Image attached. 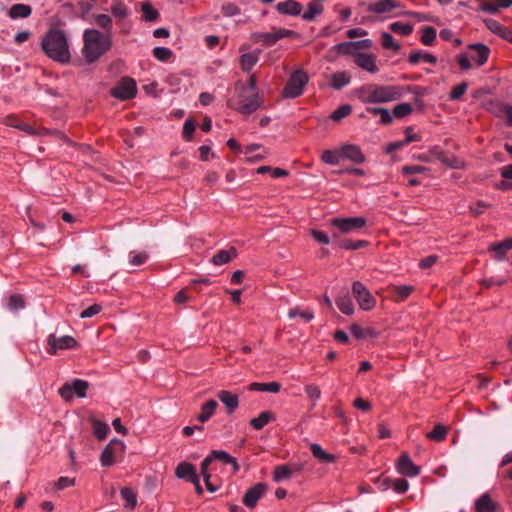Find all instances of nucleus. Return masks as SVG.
<instances>
[{
    "mask_svg": "<svg viewBox=\"0 0 512 512\" xmlns=\"http://www.w3.org/2000/svg\"><path fill=\"white\" fill-rule=\"evenodd\" d=\"M368 245V242L365 240H357L353 241L350 239H345L340 242L339 246L342 249L346 250H358Z\"/></svg>",
    "mask_w": 512,
    "mask_h": 512,
    "instance_id": "45",
    "label": "nucleus"
},
{
    "mask_svg": "<svg viewBox=\"0 0 512 512\" xmlns=\"http://www.w3.org/2000/svg\"><path fill=\"white\" fill-rule=\"evenodd\" d=\"M6 124L11 127H16L19 130L24 131L30 135H34L36 133L31 125L21 122L16 116L7 117Z\"/></svg>",
    "mask_w": 512,
    "mask_h": 512,
    "instance_id": "32",
    "label": "nucleus"
},
{
    "mask_svg": "<svg viewBox=\"0 0 512 512\" xmlns=\"http://www.w3.org/2000/svg\"><path fill=\"white\" fill-rule=\"evenodd\" d=\"M45 54L60 63H67L70 60L68 41L63 31L51 29L45 35L41 43Z\"/></svg>",
    "mask_w": 512,
    "mask_h": 512,
    "instance_id": "3",
    "label": "nucleus"
},
{
    "mask_svg": "<svg viewBox=\"0 0 512 512\" xmlns=\"http://www.w3.org/2000/svg\"><path fill=\"white\" fill-rule=\"evenodd\" d=\"M467 87H468V85L466 82H462V83L456 85L450 92V95H449L450 99L453 101L460 100L461 97L465 94Z\"/></svg>",
    "mask_w": 512,
    "mask_h": 512,
    "instance_id": "57",
    "label": "nucleus"
},
{
    "mask_svg": "<svg viewBox=\"0 0 512 512\" xmlns=\"http://www.w3.org/2000/svg\"><path fill=\"white\" fill-rule=\"evenodd\" d=\"M288 316L291 319L295 317H300L301 319H303L304 322H309L313 318V313L308 310H301L300 308L297 307L290 309L288 312Z\"/></svg>",
    "mask_w": 512,
    "mask_h": 512,
    "instance_id": "49",
    "label": "nucleus"
},
{
    "mask_svg": "<svg viewBox=\"0 0 512 512\" xmlns=\"http://www.w3.org/2000/svg\"><path fill=\"white\" fill-rule=\"evenodd\" d=\"M351 81V76L347 72H337L331 76V87L340 90Z\"/></svg>",
    "mask_w": 512,
    "mask_h": 512,
    "instance_id": "25",
    "label": "nucleus"
},
{
    "mask_svg": "<svg viewBox=\"0 0 512 512\" xmlns=\"http://www.w3.org/2000/svg\"><path fill=\"white\" fill-rule=\"evenodd\" d=\"M382 46L385 49H393L394 51L400 49V45L394 42L393 36L388 32L382 33Z\"/></svg>",
    "mask_w": 512,
    "mask_h": 512,
    "instance_id": "55",
    "label": "nucleus"
},
{
    "mask_svg": "<svg viewBox=\"0 0 512 512\" xmlns=\"http://www.w3.org/2000/svg\"><path fill=\"white\" fill-rule=\"evenodd\" d=\"M142 18L145 21H155L159 17V13L154 9L149 1L141 3Z\"/></svg>",
    "mask_w": 512,
    "mask_h": 512,
    "instance_id": "34",
    "label": "nucleus"
},
{
    "mask_svg": "<svg viewBox=\"0 0 512 512\" xmlns=\"http://www.w3.org/2000/svg\"><path fill=\"white\" fill-rule=\"evenodd\" d=\"M300 466L297 464H288V465H280L275 467L273 473V479L276 482H281L283 480L289 479L294 471L300 470Z\"/></svg>",
    "mask_w": 512,
    "mask_h": 512,
    "instance_id": "19",
    "label": "nucleus"
},
{
    "mask_svg": "<svg viewBox=\"0 0 512 512\" xmlns=\"http://www.w3.org/2000/svg\"><path fill=\"white\" fill-rule=\"evenodd\" d=\"M356 97L364 104H382L402 97V89L396 85L365 84L355 91Z\"/></svg>",
    "mask_w": 512,
    "mask_h": 512,
    "instance_id": "1",
    "label": "nucleus"
},
{
    "mask_svg": "<svg viewBox=\"0 0 512 512\" xmlns=\"http://www.w3.org/2000/svg\"><path fill=\"white\" fill-rule=\"evenodd\" d=\"M352 110L353 108L350 104L341 105L330 115V119L333 121H340L349 116L352 113Z\"/></svg>",
    "mask_w": 512,
    "mask_h": 512,
    "instance_id": "40",
    "label": "nucleus"
},
{
    "mask_svg": "<svg viewBox=\"0 0 512 512\" xmlns=\"http://www.w3.org/2000/svg\"><path fill=\"white\" fill-rule=\"evenodd\" d=\"M175 474L178 478L186 479L189 482L196 480L198 477L195 467L188 462H181L175 469Z\"/></svg>",
    "mask_w": 512,
    "mask_h": 512,
    "instance_id": "18",
    "label": "nucleus"
},
{
    "mask_svg": "<svg viewBox=\"0 0 512 512\" xmlns=\"http://www.w3.org/2000/svg\"><path fill=\"white\" fill-rule=\"evenodd\" d=\"M396 493L403 494L405 493L409 488V483L404 478H397L392 479V487H391Z\"/></svg>",
    "mask_w": 512,
    "mask_h": 512,
    "instance_id": "53",
    "label": "nucleus"
},
{
    "mask_svg": "<svg viewBox=\"0 0 512 512\" xmlns=\"http://www.w3.org/2000/svg\"><path fill=\"white\" fill-rule=\"evenodd\" d=\"M413 111V107L409 103L397 104L393 109V115L396 118H403L410 115Z\"/></svg>",
    "mask_w": 512,
    "mask_h": 512,
    "instance_id": "46",
    "label": "nucleus"
},
{
    "mask_svg": "<svg viewBox=\"0 0 512 512\" xmlns=\"http://www.w3.org/2000/svg\"><path fill=\"white\" fill-rule=\"evenodd\" d=\"M95 21L99 27H101L105 30H110L111 25H112V19L110 16H108L106 14H98L95 17Z\"/></svg>",
    "mask_w": 512,
    "mask_h": 512,
    "instance_id": "60",
    "label": "nucleus"
},
{
    "mask_svg": "<svg viewBox=\"0 0 512 512\" xmlns=\"http://www.w3.org/2000/svg\"><path fill=\"white\" fill-rule=\"evenodd\" d=\"M391 31L400 35H410L413 32V26L410 23L394 22L390 25Z\"/></svg>",
    "mask_w": 512,
    "mask_h": 512,
    "instance_id": "43",
    "label": "nucleus"
},
{
    "mask_svg": "<svg viewBox=\"0 0 512 512\" xmlns=\"http://www.w3.org/2000/svg\"><path fill=\"white\" fill-rule=\"evenodd\" d=\"M235 92L237 95L236 102L230 101V106L237 109L240 113L250 115L261 107L263 103L262 97L258 93L248 91L246 84L237 82L235 85Z\"/></svg>",
    "mask_w": 512,
    "mask_h": 512,
    "instance_id": "4",
    "label": "nucleus"
},
{
    "mask_svg": "<svg viewBox=\"0 0 512 512\" xmlns=\"http://www.w3.org/2000/svg\"><path fill=\"white\" fill-rule=\"evenodd\" d=\"M218 407V403L214 399H210L205 402L201 407V413L197 416V420L201 423L207 422L211 416L214 414L216 408Z\"/></svg>",
    "mask_w": 512,
    "mask_h": 512,
    "instance_id": "22",
    "label": "nucleus"
},
{
    "mask_svg": "<svg viewBox=\"0 0 512 512\" xmlns=\"http://www.w3.org/2000/svg\"><path fill=\"white\" fill-rule=\"evenodd\" d=\"M31 13L32 8L26 4H14L9 10V16L13 19L27 18Z\"/></svg>",
    "mask_w": 512,
    "mask_h": 512,
    "instance_id": "26",
    "label": "nucleus"
},
{
    "mask_svg": "<svg viewBox=\"0 0 512 512\" xmlns=\"http://www.w3.org/2000/svg\"><path fill=\"white\" fill-rule=\"evenodd\" d=\"M93 432L98 440H104L110 431L109 426L97 419L92 420Z\"/></svg>",
    "mask_w": 512,
    "mask_h": 512,
    "instance_id": "36",
    "label": "nucleus"
},
{
    "mask_svg": "<svg viewBox=\"0 0 512 512\" xmlns=\"http://www.w3.org/2000/svg\"><path fill=\"white\" fill-rule=\"evenodd\" d=\"M258 56L254 53L243 54L240 58V63L243 71L249 72L257 63Z\"/></svg>",
    "mask_w": 512,
    "mask_h": 512,
    "instance_id": "38",
    "label": "nucleus"
},
{
    "mask_svg": "<svg viewBox=\"0 0 512 512\" xmlns=\"http://www.w3.org/2000/svg\"><path fill=\"white\" fill-rule=\"evenodd\" d=\"M307 76L301 71L294 72L288 79L283 95L287 98H296L301 95L304 85L307 83Z\"/></svg>",
    "mask_w": 512,
    "mask_h": 512,
    "instance_id": "6",
    "label": "nucleus"
},
{
    "mask_svg": "<svg viewBox=\"0 0 512 512\" xmlns=\"http://www.w3.org/2000/svg\"><path fill=\"white\" fill-rule=\"evenodd\" d=\"M211 458L214 460H219L223 462L224 464H231L233 466L234 472H237L239 470V465L236 462V460L230 456L227 452L222 450H213L211 453Z\"/></svg>",
    "mask_w": 512,
    "mask_h": 512,
    "instance_id": "24",
    "label": "nucleus"
},
{
    "mask_svg": "<svg viewBox=\"0 0 512 512\" xmlns=\"http://www.w3.org/2000/svg\"><path fill=\"white\" fill-rule=\"evenodd\" d=\"M436 38V30L431 27L427 26L423 29L422 36H421V42L426 45L430 46L433 44Z\"/></svg>",
    "mask_w": 512,
    "mask_h": 512,
    "instance_id": "48",
    "label": "nucleus"
},
{
    "mask_svg": "<svg viewBox=\"0 0 512 512\" xmlns=\"http://www.w3.org/2000/svg\"><path fill=\"white\" fill-rule=\"evenodd\" d=\"M319 0H315L309 3L308 10L305 11L302 15L305 20H312L319 13L320 6L318 4Z\"/></svg>",
    "mask_w": 512,
    "mask_h": 512,
    "instance_id": "54",
    "label": "nucleus"
},
{
    "mask_svg": "<svg viewBox=\"0 0 512 512\" xmlns=\"http://www.w3.org/2000/svg\"><path fill=\"white\" fill-rule=\"evenodd\" d=\"M475 512H498L500 505L488 493L482 494L475 501Z\"/></svg>",
    "mask_w": 512,
    "mask_h": 512,
    "instance_id": "13",
    "label": "nucleus"
},
{
    "mask_svg": "<svg viewBox=\"0 0 512 512\" xmlns=\"http://www.w3.org/2000/svg\"><path fill=\"white\" fill-rule=\"evenodd\" d=\"M330 224L338 228L342 233H350L362 229L367 224V219L361 216L348 218H333Z\"/></svg>",
    "mask_w": 512,
    "mask_h": 512,
    "instance_id": "8",
    "label": "nucleus"
},
{
    "mask_svg": "<svg viewBox=\"0 0 512 512\" xmlns=\"http://www.w3.org/2000/svg\"><path fill=\"white\" fill-rule=\"evenodd\" d=\"M291 34H293V31L291 30L279 29L275 32L259 33L257 34L256 39L257 41H262L266 45L271 46L275 44L279 39L287 37Z\"/></svg>",
    "mask_w": 512,
    "mask_h": 512,
    "instance_id": "15",
    "label": "nucleus"
},
{
    "mask_svg": "<svg viewBox=\"0 0 512 512\" xmlns=\"http://www.w3.org/2000/svg\"><path fill=\"white\" fill-rule=\"evenodd\" d=\"M274 419H275V416L273 413H271L269 411H264V412L260 413V415L258 417L251 419L250 424L254 429L260 430L265 425H267L271 420H274Z\"/></svg>",
    "mask_w": 512,
    "mask_h": 512,
    "instance_id": "29",
    "label": "nucleus"
},
{
    "mask_svg": "<svg viewBox=\"0 0 512 512\" xmlns=\"http://www.w3.org/2000/svg\"><path fill=\"white\" fill-rule=\"evenodd\" d=\"M276 9L281 14L296 16L301 13L302 6L295 0H286L278 3Z\"/></svg>",
    "mask_w": 512,
    "mask_h": 512,
    "instance_id": "21",
    "label": "nucleus"
},
{
    "mask_svg": "<svg viewBox=\"0 0 512 512\" xmlns=\"http://www.w3.org/2000/svg\"><path fill=\"white\" fill-rule=\"evenodd\" d=\"M153 56L159 61H168L172 56V51L166 47H155Z\"/></svg>",
    "mask_w": 512,
    "mask_h": 512,
    "instance_id": "51",
    "label": "nucleus"
},
{
    "mask_svg": "<svg viewBox=\"0 0 512 512\" xmlns=\"http://www.w3.org/2000/svg\"><path fill=\"white\" fill-rule=\"evenodd\" d=\"M341 154L343 158L352 161L355 164L365 162V156L357 145L347 144L341 147Z\"/></svg>",
    "mask_w": 512,
    "mask_h": 512,
    "instance_id": "14",
    "label": "nucleus"
},
{
    "mask_svg": "<svg viewBox=\"0 0 512 512\" xmlns=\"http://www.w3.org/2000/svg\"><path fill=\"white\" fill-rule=\"evenodd\" d=\"M468 47L475 52L471 58L476 62L477 66H482L487 62L490 54L488 46L482 43H475L470 44Z\"/></svg>",
    "mask_w": 512,
    "mask_h": 512,
    "instance_id": "16",
    "label": "nucleus"
},
{
    "mask_svg": "<svg viewBox=\"0 0 512 512\" xmlns=\"http://www.w3.org/2000/svg\"><path fill=\"white\" fill-rule=\"evenodd\" d=\"M148 257V254L144 251H131L128 255L129 264L133 266L143 265Z\"/></svg>",
    "mask_w": 512,
    "mask_h": 512,
    "instance_id": "39",
    "label": "nucleus"
},
{
    "mask_svg": "<svg viewBox=\"0 0 512 512\" xmlns=\"http://www.w3.org/2000/svg\"><path fill=\"white\" fill-rule=\"evenodd\" d=\"M69 384L71 385V388L73 389L75 395H77L80 398L85 397L86 391L89 387L88 382L81 379H74Z\"/></svg>",
    "mask_w": 512,
    "mask_h": 512,
    "instance_id": "41",
    "label": "nucleus"
},
{
    "mask_svg": "<svg viewBox=\"0 0 512 512\" xmlns=\"http://www.w3.org/2000/svg\"><path fill=\"white\" fill-rule=\"evenodd\" d=\"M217 397L226 406L229 414L233 413L239 405L238 396L227 390L218 392Z\"/></svg>",
    "mask_w": 512,
    "mask_h": 512,
    "instance_id": "20",
    "label": "nucleus"
},
{
    "mask_svg": "<svg viewBox=\"0 0 512 512\" xmlns=\"http://www.w3.org/2000/svg\"><path fill=\"white\" fill-rule=\"evenodd\" d=\"M484 22H485L486 27L491 32H493L494 34H497V35H499L502 32L503 28L505 27L500 22H498L497 20L491 19V18L490 19H486Z\"/></svg>",
    "mask_w": 512,
    "mask_h": 512,
    "instance_id": "62",
    "label": "nucleus"
},
{
    "mask_svg": "<svg viewBox=\"0 0 512 512\" xmlns=\"http://www.w3.org/2000/svg\"><path fill=\"white\" fill-rule=\"evenodd\" d=\"M236 255L237 251L234 247L228 250H220L212 257V263L215 265H223L230 262Z\"/></svg>",
    "mask_w": 512,
    "mask_h": 512,
    "instance_id": "23",
    "label": "nucleus"
},
{
    "mask_svg": "<svg viewBox=\"0 0 512 512\" xmlns=\"http://www.w3.org/2000/svg\"><path fill=\"white\" fill-rule=\"evenodd\" d=\"M392 291H393V294L396 296V301H404L414 291V286H412V285L393 286Z\"/></svg>",
    "mask_w": 512,
    "mask_h": 512,
    "instance_id": "35",
    "label": "nucleus"
},
{
    "mask_svg": "<svg viewBox=\"0 0 512 512\" xmlns=\"http://www.w3.org/2000/svg\"><path fill=\"white\" fill-rule=\"evenodd\" d=\"M428 169L421 165H409V166H403L402 167V173L404 175H411V174H418V173H424Z\"/></svg>",
    "mask_w": 512,
    "mask_h": 512,
    "instance_id": "63",
    "label": "nucleus"
},
{
    "mask_svg": "<svg viewBox=\"0 0 512 512\" xmlns=\"http://www.w3.org/2000/svg\"><path fill=\"white\" fill-rule=\"evenodd\" d=\"M490 250L494 252V257L496 260H502L508 251L503 241L492 244L490 246Z\"/></svg>",
    "mask_w": 512,
    "mask_h": 512,
    "instance_id": "56",
    "label": "nucleus"
},
{
    "mask_svg": "<svg viewBox=\"0 0 512 512\" xmlns=\"http://www.w3.org/2000/svg\"><path fill=\"white\" fill-rule=\"evenodd\" d=\"M420 60H423L431 64H435L437 62V59L434 55L430 53H423L421 51L412 52L408 58V61L411 64H417Z\"/></svg>",
    "mask_w": 512,
    "mask_h": 512,
    "instance_id": "31",
    "label": "nucleus"
},
{
    "mask_svg": "<svg viewBox=\"0 0 512 512\" xmlns=\"http://www.w3.org/2000/svg\"><path fill=\"white\" fill-rule=\"evenodd\" d=\"M121 496L126 501L125 507L133 509L137 504V498L134 491L129 487L121 489Z\"/></svg>",
    "mask_w": 512,
    "mask_h": 512,
    "instance_id": "42",
    "label": "nucleus"
},
{
    "mask_svg": "<svg viewBox=\"0 0 512 512\" xmlns=\"http://www.w3.org/2000/svg\"><path fill=\"white\" fill-rule=\"evenodd\" d=\"M509 105H506V104H502V103H499V102H491L490 103V107H489V111L496 115L497 117H502V116H505V113H506V109L508 108Z\"/></svg>",
    "mask_w": 512,
    "mask_h": 512,
    "instance_id": "59",
    "label": "nucleus"
},
{
    "mask_svg": "<svg viewBox=\"0 0 512 512\" xmlns=\"http://www.w3.org/2000/svg\"><path fill=\"white\" fill-rule=\"evenodd\" d=\"M267 491V485L265 483H257L250 489H248L243 497V503L248 508L256 506L259 499H261Z\"/></svg>",
    "mask_w": 512,
    "mask_h": 512,
    "instance_id": "10",
    "label": "nucleus"
},
{
    "mask_svg": "<svg viewBox=\"0 0 512 512\" xmlns=\"http://www.w3.org/2000/svg\"><path fill=\"white\" fill-rule=\"evenodd\" d=\"M281 386L277 382H269V383H252L250 385V390L253 391H263V392H270V393H277L279 392Z\"/></svg>",
    "mask_w": 512,
    "mask_h": 512,
    "instance_id": "33",
    "label": "nucleus"
},
{
    "mask_svg": "<svg viewBox=\"0 0 512 512\" xmlns=\"http://www.w3.org/2000/svg\"><path fill=\"white\" fill-rule=\"evenodd\" d=\"M342 157L341 150H325L322 153V161L328 164H337Z\"/></svg>",
    "mask_w": 512,
    "mask_h": 512,
    "instance_id": "47",
    "label": "nucleus"
},
{
    "mask_svg": "<svg viewBox=\"0 0 512 512\" xmlns=\"http://www.w3.org/2000/svg\"><path fill=\"white\" fill-rule=\"evenodd\" d=\"M398 7H400V2L398 0H380L376 3L369 4L367 10L377 14H382Z\"/></svg>",
    "mask_w": 512,
    "mask_h": 512,
    "instance_id": "17",
    "label": "nucleus"
},
{
    "mask_svg": "<svg viewBox=\"0 0 512 512\" xmlns=\"http://www.w3.org/2000/svg\"><path fill=\"white\" fill-rule=\"evenodd\" d=\"M352 294L356 299L360 309L370 311L376 307V299L370 293L368 288L360 281L352 283Z\"/></svg>",
    "mask_w": 512,
    "mask_h": 512,
    "instance_id": "5",
    "label": "nucleus"
},
{
    "mask_svg": "<svg viewBox=\"0 0 512 512\" xmlns=\"http://www.w3.org/2000/svg\"><path fill=\"white\" fill-rule=\"evenodd\" d=\"M397 471L404 476L416 477L420 467L416 466L407 453H402L397 462Z\"/></svg>",
    "mask_w": 512,
    "mask_h": 512,
    "instance_id": "11",
    "label": "nucleus"
},
{
    "mask_svg": "<svg viewBox=\"0 0 512 512\" xmlns=\"http://www.w3.org/2000/svg\"><path fill=\"white\" fill-rule=\"evenodd\" d=\"M195 127V123L192 119L185 120L183 125V137L186 141H190L193 138Z\"/></svg>",
    "mask_w": 512,
    "mask_h": 512,
    "instance_id": "58",
    "label": "nucleus"
},
{
    "mask_svg": "<svg viewBox=\"0 0 512 512\" xmlns=\"http://www.w3.org/2000/svg\"><path fill=\"white\" fill-rule=\"evenodd\" d=\"M47 343L49 345L47 352L51 355H55L59 349H73L77 346L76 340L68 335L57 337L55 334H50L47 337Z\"/></svg>",
    "mask_w": 512,
    "mask_h": 512,
    "instance_id": "9",
    "label": "nucleus"
},
{
    "mask_svg": "<svg viewBox=\"0 0 512 512\" xmlns=\"http://www.w3.org/2000/svg\"><path fill=\"white\" fill-rule=\"evenodd\" d=\"M367 111L374 116H380V123L383 125H389L392 123V115L387 108L383 107H369Z\"/></svg>",
    "mask_w": 512,
    "mask_h": 512,
    "instance_id": "27",
    "label": "nucleus"
},
{
    "mask_svg": "<svg viewBox=\"0 0 512 512\" xmlns=\"http://www.w3.org/2000/svg\"><path fill=\"white\" fill-rule=\"evenodd\" d=\"M338 309L345 315H352L355 311L351 298L347 295L336 299Z\"/></svg>",
    "mask_w": 512,
    "mask_h": 512,
    "instance_id": "30",
    "label": "nucleus"
},
{
    "mask_svg": "<svg viewBox=\"0 0 512 512\" xmlns=\"http://www.w3.org/2000/svg\"><path fill=\"white\" fill-rule=\"evenodd\" d=\"M137 92L136 82L132 78H122L116 86L111 89V95L120 100H128L135 97Z\"/></svg>",
    "mask_w": 512,
    "mask_h": 512,
    "instance_id": "7",
    "label": "nucleus"
},
{
    "mask_svg": "<svg viewBox=\"0 0 512 512\" xmlns=\"http://www.w3.org/2000/svg\"><path fill=\"white\" fill-rule=\"evenodd\" d=\"M372 481L378 486L381 492H386L392 487V478L390 477L378 476L372 479Z\"/></svg>",
    "mask_w": 512,
    "mask_h": 512,
    "instance_id": "52",
    "label": "nucleus"
},
{
    "mask_svg": "<svg viewBox=\"0 0 512 512\" xmlns=\"http://www.w3.org/2000/svg\"><path fill=\"white\" fill-rule=\"evenodd\" d=\"M111 13L118 19L122 20L128 16L127 7L120 1H114L111 5Z\"/></svg>",
    "mask_w": 512,
    "mask_h": 512,
    "instance_id": "44",
    "label": "nucleus"
},
{
    "mask_svg": "<svg viewBox=\"0 0 512 512\" xmlns=\"http://www.w3.org/2000/svg\"><path fill=\"white\" fill-rule=\"evenodd\" d=\"M337 51L341 54L345 55H354L355 56V50L353 48L352 42H343L335 47Z\"/></svg>",
    "mask_w": 512,
    "mask_h": 512,
    "instance_id": "64",
    "label": "nucleus"
},
{
    "mask_svg": "<svg viewBox=\"0 0 512 512\" xmlns=\"http://www.w3.org/2000/svg\"><path fill=\"white\" fill-rule=\"evenodd\" d=\"M113 445L108 444L102 451L100 456L101 465L104 467L111 466L115 462L116 454L112 450Z\"/></svg>",
    "mask_w": 512,
    "mask_h": 512,
    "instance_id": "37",
    "label": "nucleus"
},
{
    "mask_svg": "<svg viewBox=\"0 0 512 512\" xmlns=\"http://www.w3.org/2000/svg\"><path fill=\"white\" fill-rule=\"evenodd\" d=\"M448 432L449 428L447 426H444L442 424H436L433 430L426 434V437L436 442H442L443 440H445Z\"/></svg>",
    "mask_w": 512,
    "mask_h": 512,
    "instance_id": "28",
    "label": "nucleus"
},
{
    "mask_svg": "<svg viewBox=\"0 0 512 512\" xmlns=\"http://www.w3.org/2000/svg\"><path fill=\"white\" fill-rule=\"evenodd\" d=\"M7 306L11 311H15L23 309L25 304L23 298L20 295L14 294L9 297Z\"/></svg>",
    "mask_w": 512,
    "mask_h": 512,
    "instance_id": "50",
    "label": "nucleus"
},
{
    "mask_svg": "<svg viewBox=\"0 0 512 512\" xmlns=\"http://www.w3.org/2000/svg\"><path fill=\"white\" fill-rule=\"evenodd\" d=\"M490 204L479 200L475 205H470L469 210L474 217L481 215L486 208H489Z\"/></svg>",
    "mask_w": 512,
    "mask_h": 512,
    "instance_id": "61",
    "label": "nucleus"
},
{
    "mask_svg": "<svg viewBox=\"0 0 512 512\" xmlns=\"http://www.w3.org/2000/svg\"><path fill=\"white\" fill-rule=\"evenodd\" d=\"M355 64L361 69L369 72L376 73L378 72V66L376 64V56L369 53H357L354 58Z\"/></svg>",
    "mask_w": 512,
    "mask_h": 512,
    "instance_id": "12",
    "label": "nucleus"
},
{
    "mask_svg": "<svg viewBox=\"0 0 512 512\" xmlns=\"http://www.w3.org/2000/svg\"><path fill=\"white\" fill-rule=\"evenodd\" d=\"M83 42L82 54L89 64L97 61L102 55L109 51L112 46L109 35H105L95 29H87L84 31Z\"/></svg>",
    "mask_w": 512,
    "mask_h": 512,
    "instance_id": "2",
    "label": "nucleus"
}]
</instances>
